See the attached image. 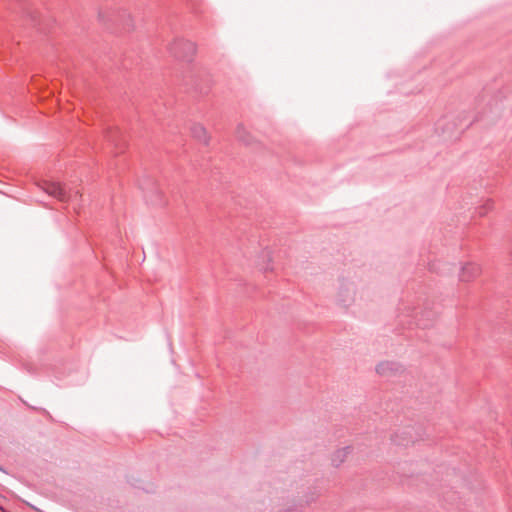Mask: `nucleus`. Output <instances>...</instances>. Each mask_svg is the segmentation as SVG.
Returning <instances> with one entry per match:
<instances>
[{
	"label": "nucleus",
	"instance_id": "nucleus-2",
	"mask_svg": "<svg viewBox=\"0 0 512 512\" xmlns=\"http://www.w3.org/2000/svg\"><path fill=\"white\" fill-rule=\"evenodd\" d=\"M169 50L175 57L190 59L196 54L197 45L193 41L179 38L169 44Z\"/></svg>",
	"mask_w": 512,
	"mask_h": 512
},
{
	"label": "nucleus",
	"instance_id": "nucleus-3",
	"mask_svg": "<svg viewBox=\"0 0 512 512\" xmlns=\"http://www.w3.org/2000/svg\"><path fill=\"white\" fill-rule=\"evenodd\" d=\"M482 274V267L476 262H465L460 265L458 280L461 283L469 284L477 280Z\"/></svg>",
	"mask_w": 512,
	"mask_h": 512
},
{
	"label": "nucleus",
	"instance_id": "nucleus-5",
	"mask_svg": "<svg viewBox=\"0 0 512 512\" xmlns=\"http://www.w3.org/2000/svg\"><path fill=\"white\" fill-rule=\"evenodd\" d=\"M256 266L264 271L269 272L273 270V255L272 252L269 249H262L259 251L256 260H255Z\"/></svg>",
	"mask_w": 512,
	"mask_h": 512
},
{
	"label": "nucleus",
	"instance_id": "nucleus-1",
	"mask_svg": "<svg viewBox=\"0 0 512 512\" xmlns=\"http://www.w3.org/2000/svg\"><path fill=\"white\" fill-rule=\"evenodd\" d=\"M39 187L46 192L48 195L57 198L60 201H68L75 197H82V193L80 190L74 191V193H69L65 190V188L58 182L54 181H42L39 183Z\"/></svg>",
	"mask_w": 512,
	"mask_h": 512
},
{
	"label": "nucleus",
	"instance_id": "nucleus-4",
	"mask_svg": "<svg viewBox=\"0 0 512 512\" xmlns=\"http://www.w3.org/2000/svg\"><path fill=\"white\" fill-rule=\"evenodd\" d=\"M375 371L379 376L382 377H392L399 375L403 372V366L394 361H381L376 367Z\"/></svg>",
	"mask_w": 512,
	"mask_h": 512
},
{
	"label": "nucleus",
	"instance_id": "nucleus-9",
	"mask_svg": "<svg viewBox=\"0 0 512 512\" xmlns=\"http://www.w3.org/2000/svg\"><path fill=\"white\" fill-rule=\"evenodd\" d=\"M238 137L245 143H250L252 141V137L248 131H246L243 127H238L237 129Z\"/></svg>",
	"mask_w": 512,
	"mask_h": 512
},
{
	"label": "nucleus",
	"instance_id": "nucleus-8",
	"mask_svg": "<svg viewBox=\"0 0 512 512\" xmlns=\"http://www.w3.org/2000/svg\"><path fill=\"white\" fill-rule=\"evenodd\" d=\"M391 440L396 445L406 446L412 442V436L406 431H397L392 435Z\"/></svg>",
	"mask_w": 512,
	"mask_h": 512
},
{
	"label": "nucleus",
	"instance_id": "nucleus-7",
	"mask_svg": "<svg viewBox=\"0 0 512 512\" xmlns=\"http://www.w3.org/2000/svg\"><path fill=\"white\" fill-rule=\"evenodd\" d=\"M193 137L203 144H208L210 136L206 128L201 124H195L192 127Z\"/></svg>",
	"mask_w": 512,
	"mask_h": 512
},
{
	"label": "nucleus",
	"instance_id": "nucleus-6",
	"mask_svg": "<svg viewBox=\"0 0 512 512\" xmlns=\"http://www.w3.org/2000/svg\"><path fill=\"white\" fill-rule=\"evenodd\" d=\"M352 453L351 446H345L335 450L331 455V462L335 466H339L346 462Z\"/></svg>",
	"mask_w": 512,
	"mask_h": 512
},
{
	"label": "nucleus",
	"instance_id": "nucleus-10",
	"mask_svg": "<svg viewBox=\"0 0 512 512\" xmlns=\"http://www.w3.org/2000/svg\"><path fill=\"white\" fill-rule=\"evenodd\" d=\"M106 11L103 10V9H99L97 11V19L99 22L103 23V24H106L108 23V18H107V15H106Z\"/></svg>",
	"mask_w": 512,
	"mask_h": 512
},
{
	"label": "nucleus",
	"instance_id": "nucleus-11",
	"mask_svg": "<svg viewBox=\"0 0 512 512\" xmlns=\"http://www.w3.org/2000/svg\"><path fill=\"white\" fill-rule=\"evenodd\" d=\"M126 25H127L129 30H131V31L135 30L134 19H133V17L130 14L127 16V23H126Z\"/></svg>",
	"mask_w": 512,
	"mask_h": 512
}]
</instances>
